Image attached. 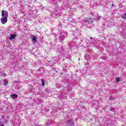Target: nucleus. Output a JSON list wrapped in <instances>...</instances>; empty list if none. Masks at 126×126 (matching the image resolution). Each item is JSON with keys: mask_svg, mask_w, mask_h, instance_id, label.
<instances>
[{"mask_svg": "<svg viewBox=\"0 0 126 126\" xmlns=\"http://www.w3.org/2000/svg\"><path fill=\"white\" fill-rule=\"evenodd\" d=\"M66 37H67V33L66 32L63 31H60L59 39L60 42H63V40H64Z\"/></svg>", "mask_w": 126, "mask_h": 126, "instance_id": "1", "label": "nucleus"}, {"mask_svg": "<svg viewBox=\"0 0 126 126\" xmlns=\"http://www.w3.org/2000/svg\"><path fill=\"white\" fill-rule=\"evenodd\" d=\"M1 16L2 17L7 18L8 16V12L7 11L2 10Z\"/></svg>", "mask_w": 126, "mask_h": 126, "instance_id": "2", "label": "nucleus"}, {"mask_svg": "<svg viewBox=\"0 0 126 126\" xmlns=\"http://www.w3.org/2000/svg\"><path fill=\"white\" fill-rule=\"evenodd\" d=\"M0 21L2 24H5L7 22V18L2 17L0 19Z\"/></svg>", "mask_w": 126, "mask_h": 126, "instance_id": "3", "label": "nucleus"}, {"mask_svg": "<svg viewBox=\"0 0 126 126\" xmlns=\"http://www.w3.org/2000/svg\"><path fill=\"white\" fill-rule=\"evenodd\" d=\"M32 42H34V43L37 42V37L35 36L34 35H32Z\"/></svg>", "mask_w": 126, "mask_h": 126, "instance_id": "4", "label": "nucleus"}, {"mask_svg": "<svg viewBox=\"0 0 126 126\" xmlns=\"http://www.w3.org/2000/svg\"><path fill=\"white\" fill-rule=\"evenodd\" d=\"M86 22H88V23H93V19H90V18H88L86 20Z\"/></svg>", "mask_w": 126, "mask_h": 126, "instance_id": "5", "label": "nucleus"}, {"mask_svg": "<svg viewBox=\"0 0 126 126\" xmlns=\"http://www.w3.org/2000/svg\"><path fill=\"white\" fill-rule=\"evenodd\" d=\"M16 37V35L15 34H11L9 39L10 40H12V39H14Z\"/></svg>", "mask_w": 126, "mask_h": 126, "instance_id": "6", "label": "nucleus"}, {"mask_svg": "<svg viewBox=\"0 0 126 126\" xmlns=\"http://www.w3.org/2000/svg\"><path fill=\"white\" fill-rule=\"evenodd\" d=\"M8 82H7V80H6V79H4V85H6V84H7Z\"/></svg>", "mask_w": 126, "mask_h": 126, "instance_id": "7", "label": "nucleus"}, {"mask_svg": "<svg viewBox=\"0 0 126 126\" xmlns=\"http://www.w3.org/2000/svg\"><path fill=\"white\" fill-rule=\"evenodd\" d=\"M62 51H63V49H62V48H60L58 49V50L57 51V53H60V52H62Z\"/></svg>", "mask_w": 126, "mask_h": 126, "instance_id": "8", "label": "nucleus"}, {"mask_svg": "<svg viewBox=\"0 0 126 126\" xmlns=\"http://www.w3.org/2000/svg\"><path fill=\"white\" fill-rule=\"evenodd\" d=\"M42 86H44L45 85V82L44 81V80H42Z\"/></svg>", "mask_w": 126, "mask_h": 126, "instance_id": "9", "label": "nucleus"}, {"mask_svg": "<svg viewBox=\"0 0 126 126\" xmlns=\"http://www.w3.org/2000/svg\"><path fill=\"white\" fill-rule=\"evenodd\" d=\"M121 17L122 18V19H126V16L125 17L124 15H121Z\"/></svg>", "mask_w": 126, "mask_h": 126, "instance_id": "10", "label": "nucleus"}, {"mask_svg": "<svg viewBox=\"0 0 126 126\" xmlns=\"http://www.w3.org/2000/svg\"><path fill=\"white\" fill-rule=\"evenodd\" d=\"M12 97H13V98H17V95H16V94H13L12 95Z\"/></svg>", "mask_w": 126, "mask_h": 126, "instance_id": "11", "label": "nucleus"}, {"mask_svg": "<svg viewBox=\"0 0 126 126\" xmlns=\"http://www.w3.org/2000/svg\"><path fill=\"white\" fill-rule=\"evenodd\" d=\"M116 81H117V82H119V81H120V78H117Z\"/></svg>", "mask_w": 126, "mask_h": 126, "instance_id": "12", "label": "nucleus"}, {"mask_svg": "<svg viewBox=\"0 0 126 126\" xmlns=\"http://www.w3.org/2000/svg\"><path fill=\"white\" fill-rule=\"evenodd\" d=\"M0 126H4V124H3V123H0Z\"/></svg>", "mask_w": 126, "mask_h": 126, "instance_id": "13", "label": "nucleus"}, {"mask_svg": "<svg viewBox=\"0 0 126 126\" xmlns=\"http://www.w3.org/2000/svg\"><path fill=\"white\" fill-rule=\"evenodd\" d=\"M96 20H99V19H100V17L99 16L96 17Z\"/></svg>", "mask_w": 126, "mask_h": 126, "instance_id": "14", "label": "nucleus"}, {"mask_svg": "<svg viewBox=\"0 0 126 126\" xmlns=\"http://www.w3.org/2000/svg\"><path fill=\"white\" fill-rule=\"evenodd\" d=\"M124 14H125V16H126V13H125Z\"/></svg>", "mask_w": 126, "mask_h": 126, "instance_id": "15", "label": "nucleus"}, {"mask_svg": "<svg viewBox=\"0 0 126 126\" xmlns=\"http://www.w3.org/2000/svg\"><path fill=\"white\" fill-rule=\"evenodd\" d=\"M112 111H114V108H112Z\"/></svg>", "mask_w": 126, "mask_h": 126, "instance_id": "16", "label": "nucleus"}, {"mask_svg": "<svg viewBox=\"0 0 126 126\" xmlns=\"http://www.w3.org/2000/svg\"><path fill=\"white\" fill-rule=\"evenodd\" d=\"M90 39H93V37H90Z\"/></svg>", "mask_w": 126, "mask_h": 126, "instance_id": "17", "label": "nucleus"}]
</instances>
